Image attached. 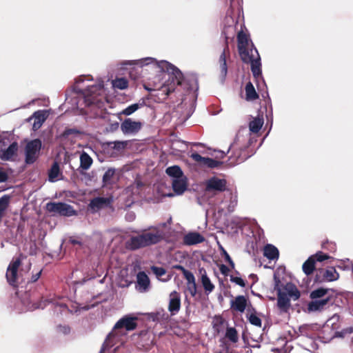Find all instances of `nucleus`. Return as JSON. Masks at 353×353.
<instances>
[{
	"instance_id": "21",
	"label": "nucleus",
	"mask_w": 353,
	"mask_h": 353,
	"mask_svg": "<svg viewBox=\"0 0 353 353\" xmlns=\"http://www.w3.org/2000/svg\"><path fill=\"white\" fill-rule=\"evenodd\" d=\"M172 186L176 194H182L188 187L186 176H183L181 178L173 179Z\"/></svg>"
},
{
	"instance_id": "42",
	"label": "nucleus",
	"mask_w": 353,
	"mask_h": 353,
	"mask_svg": "<svg viewBox=\"0 0 353 353\" xmlns=\"http://www.w3.org/2000/svg\"><path fill=\"white\" fill-rule=\"evenodd\" d=\"M139 108H140V105L139 103H134V104L129 105L124 110H123L122 112H121V114L128 116V115H130L132 113H134Z\"/></svg>"
},
{
	"instance_id": "47",
	"label": "nucleus",
	"mask_w": 353,
	"mask_h": 353,
	"mask_svg": "<svg viewBox=\"0 0 353 353\" xmlns=\"http://www.w3.org/2000/svg\"><path fill=\"white\" fill-rule=\"evenodd\" d=\"M163 310H161V311L153 312L150 314V316L152 319L154 321H160L163 319L164 313Z\"/></svg>"
},
{
	"instance_id": "30",
	"label": "nucleus",
	"mask_w": 353,
	"mask_h": 353,
	"mask_svg": "<svg viewBox=\"0 0 353 353\" xmlns=\"http://www.w3.org/2000/svg\"><path fill=\"white\" fill-rule=\"evenodd\" d=\"M302 269L303 272L309 276L312 274L315 269V259L314 256H310L303 264Z\"/></svg>"
},
{
	"instance_id": "56",
	"label": "nucleus",
	"mask_w": 353,
	"mask_h": 353,
	"mask_svg": "<svg viewBox=\"0 0 353 353\" xmlns=\"http://www.w3.org/2000/svg\"><path fill=\"white\" fill-rule=\"evenodd\" d=\"M58 329L60 332H61L62 333H63L64 334H68L70 333V328L69 326H62V325H59L58 326Z\"/></svg>"
},
{
	"instance_id": "24",
	"label": "nucleus",
	"mask_w": 353,
	"mask_h": 353,
	"mask_svg": "<svg viewBox=\"0 0 353 353\" xmlns=\"http://www.w3.org/2000/svg\"><path fill=\"white\" fill-rule=\"evenodd\" d=\"M199 273L201 274V282L205 292H211L214 289V285L212 283L210 279L207 275L206 271L203 268L199 269Z\"/></svg>"
},
{
	"instance_id": "7",
	"label": "nucleus",
	"mask_w": 353,
	"mask_h": 353,
	"mask_svg": "<svg viewBox=\"0 0 353 353\" xmlns=\"http://www.w3.org/2000/svg\"><path fill=\"white\" fill-rule=\"evenodd\" d=\"M250 61H243L245 63H250L251 71L255 78L261 76V58L256 48L253 43L251 44L250 54H248Z\"/></svg>"
},
{
	"instance_id": "15",
	"label": "nucleus",
	"mask_w": 353,
	"mask_h": 353,
	"mask_svg": "<svg viewBox=\"0 0 353 353\" xmlns=\"http://www.w3.org/2000/svg\"><path fill=\"white\" fill-rule=\"evenodd\" d=\"M112 199L110 198L101 196L95 197L90 201L88 205V209L92 212H95L108 207L110 205Z\"/></svg>"
},
{
	"instance_id": "32",
	"label": "nucleus",
	"mask_w": 353,
	"mask_h": 353,
	"mask_svg": "<svg viewBox=\"0 0 353 353\" xmlns=\"http://www.w3.org/2000/svg\"><path fill=\"white\" fill-rule=\"evenodd\" d=\"M263 118L261 117H256L252 121H251L249 123V129L253 133H258L261 129L263 125Z\"/></svg>"
},
{
	"instance_id": "64",
	"label": "nucleus",
	"mask_w": 353,
	"mask_h": 353,
	"mask_svg": "<svg viewBox=\"0 0 353 353\" xmlns=\"http://www.w3.org/2000/svg\"><path fill=\"white\" fill-rule=\"evenodd\" d=\"M83 79H82L81 78H79V80H77V81H76V83H80V82H83Z\"/></svg>"
},
{
	"instance_id": "50",
	"label": "nucleus",
	"mask_w": 353,
	"mask_h": 353,
	"mask_svg": "<svg viewBox=\"0 0 353 353\" xmlns=\"http://www.w3.org/2000/svg\"><path fill=\"white\" fill-rule=\"evenodd\" d=\"M183 275L184 278L187 280L188 284H190L195 281L194 274L189 270H187Z\"/></svg>"
},
{
	"instance_id": "13",
	"label": "nucleus",
	"mask_w": 353,
	"mask_h": 353,
	"mask_svg": "<svg viewBox=\"0 0 353 353\" xmlns=\"http://www.w3.org/2000/svg\"><path fill=\"white\" fill-rule=\"evenodd\" d=\"M190 157L196 162L203 165H205L209 168H215L223 164L222 161L214 160L210 157H203L197 152L192 153Z\"/></svg>"
},
{
	"instance_id": "39",
	"label": "nucleus",
	"mask_w": 353,
	"mask_h": 353,
	"mask_svg": "<svg viewBox=\"0 0 353 353\" xmlns=\"http://www.w3.org/2000/svg\"><path fill=\"white\" fill-rule=\"evenodd\" d=\"M224 321V319L221 316L215 317L213 323V328L216 332L219 333L222 330Z\"/></svg>"
},
{
	"instance_id": "5",
	"label": "nucleus",
	"mask_w": 353,
	"mask_h": 353,
	"mask_svg": "<svg viewBox=\"0 0 353 353\" xmlns=\"http://www.w3.org/2000/svg\"><path fill=\"white\" fill-rule=\"evenodd\" d=\"M250 41L249 34L244 32L243 30L238 32L237 48L242 61H250L248 54H250L251 46H249Z\"/></svg>"
},
{
	"instance_id": "61",
	"label": "nucleus",
	"mask_w": 353,
	"mask_h": 353,
	"mask_svg": "<svg viewBox=\"0 0 353 353\" xmlns=\"http://www.w3.org/2000/svg\"><path fill=\"white\" fill-rule=\"evenodd\" d=\"M228 264L230 265V266L231 267V268H234V261L232 260H230V261L228 262Z\"/></svg>"
},
{
	"instance_id": "29",
	"label": "nucleus",
	"mask_w": 353,
	"mask_h": 353,
	"mask_svg": "<svg viewBox=\"0 0 353 353\" xmlns=\"http://www.w3.org/2000/svg\"><path fill=\"white\" fill-rule=\"evenodd\" d=\"M80 168L84 170H88L92 165L93 160L92 157L85 152H82L80 154Z\"/></svg>"
},
{
	"instance_id": "6",
	"label": "nucleus",
	"mask_w": 353,
	"mask_h": 353,
	"mask_svg": "<svg viewBox=\"0 0 353 353\" xmlns=\"http://www.w3.org/2000/svg\"><path fill=\"white\" fill-rule=\"evenodd\" d=\"M46 210L49 212L57 213L64 216H71L77 214L72 205L62 202H49L46 204Z\"/></svg>"
},
{
	"instance_id": "60",
	"label": "nucleus",
	"mask_w": 353,
	"mask_h": 353,
	"mask_svg": "<svg viewBox=\"0 0 353 353\" xmlns=\"http://www.w3.org/2000/svg\"><path fill=\"white\" fill-rule=\"evenodd\" d=\"M118 127H119V123H117V122H116V123H114V124H112V125H111V128H112V130L117 129V128H118Z\"/></svg>"
},
{
	"instance_id": "51",
	"label": "nucleus",
	"mask_w": 353,
	"mask_h": 353,
	"mask_svg": "<svg viewBox=\"0 0 353 353\" xmlns=\"http://www.w3.org/2000/svg\"><path fill=\"white\" fill-rule=\"evenodd\" d=\"M68 241L73 245H78L79 246H82L83 245L82 241L79 239V237L70 236L68 239Z\"/></svg>"
},
{
	"instance_id": "31",
	"label": "nucleus",
	"mask_w": 353,
	"mask_h": 353,
	"mask_svg": "<svg viewBox=\"0 0 353 353\" xmlns=\"http://www.w3.org/2000/svg\"><path fill=\"white\" fill-rule=\"evenodd\" d=\"M165 173L174 179L181 178L184 176L181 168L179 165H172L166 168Z\"/></svg>"
},
{
	"instance_id": "11",
	"label": "nucleus",
	"mask_w": 353,
	"mask_h": 353,
	"mask_svg": "<svg viewBox=\"0 0 353 353\" xmlns=\"http://www.w3.org/2000/svg\"><path fill=\"white\" fill-rule=\"evenodd\" d=\"M142 126L143 123L141 121L125 119L121 124V130L125 134H137L142 128Z\"/></svg>"
},
{
	"instance_id": "8",
	"label": "nucleus",
	"mask_w": 353,
	"mask_h": 353,
	"mask_svg": "<svg viewBox=\"0 0 353 353\" xmlns=\"http://www.w3.org/2000/svg\"><path fill=\"white\" fill-rule=\"evenodd\" d=\"M226 188L227 181L216 176L210 178L205 183V191L206 192H212L214 194L223 192L226 190Z\"/></svg>"
},
{
	"instance_id": "40",
	"label": "nucleus",
	"mask_w": 353,
	"mask_h": 353,
	"mask_svg": "<svg viewBox=\"0 0 353 353\" xmlns=\"http://www.w3.org/2000/svg\"><path fill=\"white\" fill-rule=\"evenodd\" d=\"M245 149H239L234 152V158H235L236 163H240L241 162H243L247 159V157L245 155H242V153L245 152Z\"/></svg>"
},
{
	"instance_id": "58",
	"label": "nucleus",
	"mask_w": 353,
	"mask_h": 353,
	"mask_svg": "<svg viewBox=\"0 0 353 353\" xmlns=\"http://www.w3.org/2000/svg\"><path fill=\"white\" fill-rule=\"evenodd\" d=\"M173 268L181 271L183 273V274L188 270L183 266H182L181 265H175L173 266Z\"/></svg>"
},
{
	"instance_id": "22",
	"label": "nucleus",
	"mask_w": 353,
	"mask_h": 353,
	"mask_svg": "<svg viewBox=\"0 0 353 353\" xmlns=\"http://www.w3.org/2000/svg\"><path fill=\"white\" fill-rule=\"evenodd\" d=\"M204 237L198 232H189L183 237V243L187 245H195L203 242Z\"/></svg>"
},
{
	"instance_id": "19",
	"label": "nucleus",
	"mask_w": 353,
	"mask_h": 353,
	"mask_svg": "<svg viewBox=\"0 0 353 353\" xmlns=\"http://www.w3.org/2000/svg\"><path fill=\"white\" fill-rule=\"evenodd\" d=\"M17 150V142H13L7 148H4L3 145H0V158L4 161L10 160L16 154Z\"/></svg>"
},
{
	"instance_id": "25",
	"label": "nucleus",
	"mask_w": 353,
	"mask_h": 353,
	"mask_svg": "<svg viewBox=\"0 0 353 353\" xmlns=\"http://www.w3.org/2000/svg\"><path fill=\"white\" fill-rule=\"evenodd\" d=\"M263 255L270 260H275L279 258V252L274 245L267 244L263 249Z\"/></svg>"
},
{
	"instance_id": "45",
	"label": "nucleus",
	"mask_w": 353,
	"mask_h": 353,
	"mask_svg": "<svg viewBox=\"0 0 353 353\" xmlns=\"http://www.w3.org/2000/svg\"><path fill=\"white\" fill-rule=\"evenodd\" d=\"M312 256H314L316 261L322 262L326 259H328L330 258V256L326 254H324L322 252H318L314 255H312Z\"/></svg>"
},
{
	"instance_id": "28",
	"label": "nucleus",
	"mask_w": 353,
	"mask_h": 353,
	"mask_svg": "<svg viewBox=\"0 0 353 353\" xmlns=\"http://www.w3.org/2000/svg\"><path fill=\"white\" fill-rule=\"evenodd\" d=\"M245 99L248 101H254L259 99V96L256 92L253 84L249 81L246 83L245 88Z\"/></svg>"
},
{
	"instance_id": "1",
	"label": "nucleus",
	"mask_w": 353,
	"mask_h": 353,
	"mask_svg": "<svg viewBox=\"0 0 353 353\" xmlns=\"http://www.w3.org/2000/svg\"><path fill=\"white\" fill-rule=\"evenodd\" d=\"M157 65L168 74V80L161 88V90L168 97L174 92L176 86L182 84L183 75L179 68L166 61H162Z\"/></svg>"
},
{
	"instance_id": "17",
	"label": "nucleus",
	"mask_w": 353,
	"mask_h": 353,
	"mask_svg": "<svg viewBox=\"0 0 353 353\" xmlns=\"http://www.w3.org/2000/svg\"><path fill=\"white\" fill-rule=\"evenodd\" d=\"M181 308V296L176 291H173L170 294V300L168 304V311L171 315L176 314Z\"/></svg>"
},
{
	"instance_id": "36",
	"label": "nucleus",
	"mask_w": 353,
	"mask_h": 353,
	"mask_svg": "<svg viewBox=\"0 0 353 353\" xmlns=\"http://www.w3.org/2000/svg\"><path fill=\"white\" fill-rule=\"evenodd\" d=\"M225 337L232 343H236L239 340L238 333L234 327H227Z\"/></svg>"
},
{
	"instance_id": "16",
	"label": "nucleus",
	"mask_w": 353,
	"mask_h": 353,
	"mask_svg": "<svg viewBox=\"0 0 353 353\" xmlns=\"http://www.w3.org/2000/svg\"><path fill=\"white\" fill-rule=\"evenodd\" d=\"M280 287L281 288V292L284 293L290 299L296 301L300 298V291L294 283L289 282L283 285L280 281Z\"/></svg>"
},
{
	"instance_id": "37",
	"label": "nucleus",
	"mask_w": 353,
	"mask_h": 353,
	"mask_svg": "<svg viewBox=\"0 0 353 353\" xmlns=\"http://www.w3.org/2000/svg\"><path fill=\"white\" fill-rule=\"evenodd\" d=\"M112 85L115 88L123 90L128 88V81L125 78H117L112 81Z\"/></svg>"
},
{
	"instance_id": "62",
	"label": "nucleus",
	"mask_w": 353,
	"mask_h": 353,
	"mask_svg": "<svg viewBox=\"0 0 353 353\" xmlns=\"http://www.w3.org/2000/svg\"><path fill=\"white\" fill-rule=\"evenodd\" d=\"M94 306V305H92L91 307L89 306V305H85L83 307V310H88L89 309H90L91 307H93Z\"/></svg>"
},
{
	"instance_id": "20",
	"label": "nucleus",
	"mask_w": 353,
	"mask_h": 353,
	"mask_svg": "<svg viewBox=\"0 0 353 353\" xmlns=\"http://www.w3.org/2000/svg\"><path fill=\"white\" fill-rule=\"evenodd\" d=\"M226 52H229V47L226 42L223 51L219 57L220 64V79L221 81H224L228 74V66L226 63Z\"/></svg>"
},
{
	"instance_id": "35",
	"label": "nucleus",
	"mask_w": 353,
	"mask_h": 353,
	"mask_svg": "<svg viewBox=\"0 0 353 353\" xmlns=\"http://www.w3.org/2000/svg\"><path fill=\"white\" fill-rule=\"evenodd\" d=\"M10 199L8 195H3L0 198V219L3 216L4 212L8 207Z\"/></svg>"
},
{
	"instance_id": "33",
	"label": "nucleus",
	"mask_w": 353,
	"mask_h": 353,
	"mask_svg": "<svg viewBox=\"0 0 353 353\" xmlns=\"http://www.w3.org/2000/svg\"><path fill=\"white\" fill-rule=\"evenodd\" d=\"M59 174H61L59 165L54 162L48 171V180L50 182H54L57 181Z\"/></svg>"
},
{
	"instance_id": "34",
	"label": "nucleus",
	"mask_w": 353,
	"mask_h": 353,
	"mask_svg": "<svg viewBox=\"0 0 353 353\" xmlns=\"http://www.w3.org/2000/svg\"><path fill=\"white\" fill-rule=\"evenodd\" d=\"M115 174V170L114 168H108L104 173L102 179L103 186L105 187L113 184V178Z\"/></svg>"
},
{
	"instance_id": "10",
	"label": "nucleus",
	"mask_w": 353,
	"mask_h": 353,
	"mask_svg": "<svg viewBox=\"0 0 353 353\" xmlns=\"http://www.w3.org/2000/svg\"><path fill=\"white\" fill-rule=\"evenodd\" d=\"M338 278V272L334 268L332 267L327 270H319L316 273L315 281L318 282L334 281L337 280Z\"/></svg>"
},
{
	"instance_id": "23",
	"label": "nucleus",
	"mask_w": 353,
	"mask_h": 353,
	"mask_svg": "<svg viewBox=\"0 0 353 353\" xmlns=\"http://www.w3.org/2000/svg\"><path fill=\"white\" fill-rule=\"evenodd\" d=\"M246 306L247 300L243 295L237 296L235 299L231 302V308L240 312H243Z\"/></svg>"
},
{
	"instance_id": "9",
	"label": "nucleus",
	"mask_w": 353,
	"mask_h": 353,
	"mask_svg": "<svg viewBox=\"0 0 353 353\" xmlns=\"http://www.w3.org/2000/svg\"><path fill=\"white\" fill-rule=\"evenodd\" d=\"M274 290L277 291V305L278 307L283 311L287 312L290 307V299L286 296L284 293L281 292V288L280 287V279L276 276H274Z\"/></svg>"
},
{
	"instance_id": "2",
	"label": "nucleus",
	"mask_w": 353,
	"mask_h": 353,
	"mask_svg": "<svg viewBox=\"0 0 353 353\" xmlns=\"http://www.w3.org/2000/svg\"><path fill=\"white\" fill-rule=\"evenodd\" d=\"M103 88V83H94L88 85L85 89L77 88L76 92L83 96L85 106H90L98 103L99 101L98 97Z\"/></svg>"
},
{
	"instance_id": "4",
	"label": "nucleus",
	"mask_w": 353,
	"mask_h": 353,
	"mask_svg": "<svg viewBox=\"0 0 353 353\" xmlns=\"http://www.w3.org/2000/svg\"><path fill=\"white\" fill-rule=\"evenodd\" d=\"M42 142L39 139L29 141L25 148V161L27 164L34 163L39 157Z\"/></svg>"
},
{
	"instance_id": "52",
	"label": "nucleus",
	"mask_w": 353,
	"mask_h": 353,
	"mask_svg": "<svg viewBox=\"0 0 353 353\" xmlns=\"http://www.w3.org/2000/svg\"><path fill=\"white\" fill-rule=\"evenodd\" d=\"M112 143L114 145L113 148H114L116 150L124 149L126 146V143L124 141H114Z\"/></svg>"
},
{
	"instance_id": "44",
	"label": "nucleus",
	"mask_w": 353,
	"mask_h": 353,
	"mask_svg": "<svg viewBox=\"0 0 353 353\" xmlns=\"http://www.w3.org/2000/svg\"><path fill=\"white\" fill-rule=\"evenodd\" d=\"M152 272L157 276L160 277L165 274L166 270L162 267L152 265L150 268Z\"/></svg>"
},
{
	"instance_id": "48",
	"label": "nucleus",
	"mask_w": 353,
	"mask_h": 353,
	"mask_svg": "<svg viewBox=\"0 0 353 353\" xmlns=\"http://www.w3.org/2000/svg\"><path fill=\"white\" fill-rule=\"evenodd\" d=\"M322 248L325 250H330V251H334L336 250V245L332 242H330L326 240L322 243Z\"/></svg>"
},
{
	"instance_id": "14",
	"label": "nucleus",
	"mask_w": 353,
	"mask_h": 353,
	"mask_svg": "<svg viewBox=\"0 0 353 353\" xmlns=\"http://www.w3.org/2000/svg\"><path fill=\"white\" fill-rule=\"evenodd\" d=\"M147 247L157 244L161 242L164 239L163 232L157 229L154 228L153 232H144L143 233Z\"/></svg>"
},
{
	"instance_id": "46",
	"label": "nucleus",
	"mask_w": 353,
	"mask_h": 353,
	"mask_svg": "<svg viewBox=\"0 0 353 353\" xmlns=\"http://www.w3.org/2000/svg\"><path fill=\"white\" fill-rule=\"evenodd\" d=\"M34 116L35 119L37 120V123H39V127L41 125L43 122L46 120V117L45 114L41 111H37L34 113Z\"/></svg>"
},
{
	"instance_id": "55",
	"label": "nucleus",
	"mask_w": 353,
	"mask_h": 353,
	"mask_svg": "<svg viewBox=\"0 0 353 353\" xmlns=\"http://www.w3.org/2000/svg\"><path fill=\"white\" fill-rule=\"evenodd\" d=\"M220 272L224 276H228V273L230 272V269L228 267H227L225 265L222 264L219 267Z\"/></svg>"
},
{
	"instance_id": "12",
	"label": "nucleus",
	"mask_w": 353,
	"mask_h": 353,
	"mask_svg": "<svg viewBox=\"0 0 353 353\" xmlns=\"http://www.w3.org/2000/svg\"><path fill=\"white\" fill-rule=\"evenodd\" d=\"M138 320L137 317L130 316L129 315H126L119 319L115 324L114 329L118 330L121 328H125L127 331H132L137 328V321Z\"/></svg>"
},
{
	"instance_id": "43",
	"label": "nucleus",
	"mask_w": 353,
	"mask_h": 353,
	"mask_svg": "<svg viewBox=\"0 0 353 353\" xmlns=\"http://www.w3.org/2000/svg\"><path fill=\"white\" fill-rule=\"evenodd\" d=\"M248 319L249 322L255 326H257L259 327H261L262 325L261 320V319L256 315V314H251L248 316Z\"/></svg>"
},
{
	"instance_id": "59",
	"label": "nucleus",
	"mask_w": 353,
	"mask_h": 353,
	"mask_svg": "<svg viewBox=\"0 0 353 353\" xmlns=\"http://www.w3.org/2000/svg\"><path fill=\"white\" fill-rule=\"evenodd\" d=\"M223 256H224L225 261L226 262H228L230 260H232V258L230 257L229 254L225 250H223Z\"/></svg>"
},
{
	"instance_id": "26",
	"label": "nucleus",
	"mask_w": 353,
	"mask_h": 353,
	"mask_svg": "<svg viewBox=\"0 0 353 353\" xmlns=\"http://www.w3.org/2000/svg\"><path fill=\"white\" fill-rule=\"evenodd\" d=\"M137 285L139 289L146 291L150 286V279L145 272H139L137 276Z\"/></svg>"
},
{
	"instance_id": "27",
	"label": "nucleus",
	"mask_w": 353,
	"mask_h": 353,
	"mask_svg": "<svg viewBox=\"0 0 353 353\" xmlns=\"http://www.w3.org/2000/svg\"><path fill=\"white\" fill-rule=\"evenodd\" d=\"M328 298L321 300L312 301L307 305V310L310 312L321 310L328 303Z\"/></svg>"
},
{
	"instance_id": "53",
	"label": "nucleus",
	"mask_w": 353,
	"mask_h": 353,
	"mask_svg": "<svg viewBox=\"0 0 353 353\" xmlns=\"http://www.w3.org/2000/svg\"><path fill=\"white\" fill-rule=\"evenodd\" d=\"M8 179L7 172L3 168H0V183L6 182Z\"/></svg>"
},
{
	"instance_id": "49",
	"label": "nucleus",
	"mask_w": 353,
	"mask_h": 353,
	"mask_svg": "<svg viewBox=\"0 0 353 353\" xmlns=\"http://www.w3.org/2000/svg\"><path fill=\"white\" fill-rule=\"evenodd\" d=\"M230 281L235 283L236 285H239V286H241L242 288L245 287V282L241 277L234 276L233 275H231L230 276Z\"/></svg>"
},
{
	"instance_id": "18",
	"label": "nucleus",
	"mask_w": 353,
	"mask_h": 353,
	"mask_svg": "<svg viewBox=\"0 0 353 353\" xmlns=\"http://www.w3.org/2000/svg\"><path fill=\"white\" fill-rule=\"evenodd\" d=\"M145 247H147V244L145 243L143 234L132 236L126 242V248L130 250H136Z\"/></svg>"
},
{
	"instance_id": "57",
	"label": "nucleus",
	"mask_w": 353,
	"mask_h": 353,
	"mask_svg": "<svg viewBox=\"0 0 353 353\" xmlns=\"http://www.w3.org/2000/svg\"><path fill=\"white\" fill-rule=\"evenodd\" d=\"M41 270H40L39 272H37V273H36L35 274H33V275L31 276L30 282H31V283H34V282H36V281L39 279V277L41 276Z\"/></svg>"
},
{
	"instance_id": "3",
	"label": "nucleus",
	"mask_w": 353,
	"mask_h": 353,
	"mask_svg": "<svg viewBox=\"0 0 353 353\" xmlns=\"http://www.w3.org/2000/svg\"><path fill=\"white\" fill-rule=\"evenodd\" d=\"M25 258L26 256L21 253L18 257L12 259L7 268L6 278L8 284L14 288L19 286V276L18 270L21 265L22 260Z\"/></svg>"
},
{
	"instance_id": "63",
	"label": "nucleus",
	"mask_w": 353,
	"mask_h": 353,
	"mask_svg": "<svg viewBox=\"0 0 353 353\" xmlns=\"http://www.w3.org/2000/svg\"><path fill=\"white\" fill-rule=\"evenodd\" d=\"M143 87H144V88H145V90H148V91H152V90H154L153 88H151L148 87V86L147 85H145V84H144V85H143Z\"/></svg>"
},
{
	"instance_id": "41",
	"label": "nucleus",
	"mask_w": 353,
	"mask_h": 353,
	"mask_svg": "<svg viewBox=\"0 0 353 353\" xmlns=\"http://www.w3.org/2000/svg\"><path fill=\"white\" fill-rule=\"evenodd\" d=\"M83 132L77 128H66L62 133L61 137L68 138L70 135L77 136L82 134Z\"/></svg>"
},
{
	"instance_id": "38",
	"label": "nucleus",
	"mask_w": 353,
	"mask_h": 353,
	"mask_svg": "<svg viewBox=\"0 0 353 353\" xmlns=\"http://www.w3.org/2000/svg\"><path fill=\"white\" fill-rule=\"evenodd\" d=\"M327 292V289H324V288H318L315 290H313L312 292H311L310 294V297L312 299H318V298H321L323 296H324Z\"/></svg>"
},
{
	"instance_id": "54",
	"label": "nucleus",
	"mask_w": 353,
	"mask_h": 353,
	"mask_svg": "<svg viewBox=\"0 0 353 353\" xmlns=\"http://www.w3.org/2000/svg\"><path fill=\"white\" fill-rule=\"evenodd\" d=\"M188 285V290L192 296H194L196 294V281Z\"/></svg>"
}]
</instances>
